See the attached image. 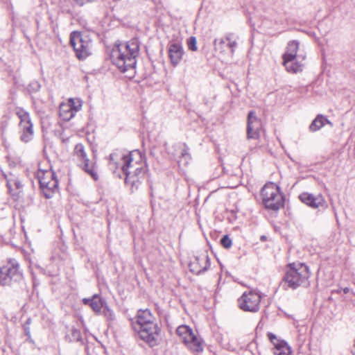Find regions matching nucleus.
<instances>
[{
  "label": "nucleus",
  "instance_id": "obj_28",
  "mask_svg": "<svg viewBox=\"0 0 355 355\" xmlns=\"http://www.w3.org/2000/svg\"><path fill=\"white\" fill-rule=\"evenodd\" d=\"M220 243L226 249L230 248L232 245V240L227 235L223 236L220 240Z\"/></svg>",
  "mask_w": 355,
  "mask_h": 355
},
{
  "label": "nucleus",
  "instance_id": "obj_15",
  "mask_svg": "<svg viewBox=\"0 0 355 355\" xmlns=\"http://www.w3.org/2000/svg\"><path fill=\"white\" fill-rule=\"evenodd\" d=\"M261 121L257 117L254 111H250L248 115L247 138L257 139L260 137Z\"/></svg>",
  "mask_w": 355,
  "mask_h": 355
},
{
  "label": "nucleus",
  "instance_id": "obj_12",
  "mask_svg": "<svg viewBox=\"0 0 355 355\" xmlns=\"http://www.w3.org/2000/svg\"><path fill=\"white\" fill-rule=\"evenodd\" d=\"M300 43L296 40L290 41L288 43L285 53L282 55L283 64L286 67L287 71H296L300 68V65H297L296 68H292L291 61L296 59H301L303 60L305 58L304 55H297Z\"/></svg>",
  "mask_w": 355,
  "mask_h": 355
},
{
  "label": "nucleus",
  "instance_id": "obj_27",
  "mask_svg": "<svg viewBox=\"0 0 355 355\" xmlns=\"http://www.w3.org/2000/svg\"><path fill=\"white\" fill-rule=\"evenodd\" d=\"M188 48L189 50L196 51L198 50L197 41L195 37H191L188 40Z\"/></svg>",
  "mask_w": 355,
  "mask_h": 355
},
{
  "label": "nucleus",
  "instance_id": "obj_11",
  "mask_svg": "<svg viewBox=\"0 0 355 355\" xmlns=\"http://www.w3.org/2000/svg\"><path fill=\"white\" fill-rule=\"evenodd\" d=\"M16 114L20 120L19 123L20 139L25 143L28 142L33 139L34 134L30 115L21 108L16 109Z\"/></svg>",
  "mask_w": 355,
  "mask_h": 355
},
{
  "label": "nucleus",
  "instance_id": "obj_21",
  "mask_svg": "<svg viewBox=\"0 0 355 355\" xmlns=\"http://www.w3.org/2000/svg\"><path fill=\"white\" fill-rule=\"evenodd\" d=\"M83 303L85 305L89 306L92 310L97 314L101 313V309L105 304L103 301L98 295H94L92 298H84Z\"/></svg>",
  "mask_w": 355,
  "mask_h": 355
},
{
  "label": "nucleus",
  "instance_id": "obj_1",
  "mask_svg": "<svg viewBox=\"0 0 355 355\" xmlns=\"http://www.w3.org/2000/svg\"><path fill=\"white\" fill-rule=\"evenodd\" d=\"M139 51V42L138 39L133 38L125 44L115 45L110 53V59L121 72H133Z\"/></svg>",
  "mask_w": 355,
  "mask_h": 355
},
{
  "label": "nucleus",
  "instance_id": "obj_31",
  "mask_svg": "<svg viewBox=\"0 0 355 355\" xmlns=\"http://www.w3.org/2000/svg\"><path fill=\"white\" fill-rule=\"evenodd\" d=\"M79 6H83L85 2L80 0H74ZM87 2H92L93 0H86Z\"/></svg>",
  "mask_w": 355,
  "mask_h": 355
},
{
  "label": "nucleus",
  "instance_id": "obj_5",
  "mask_svg": "<svg viewBox=\"0 0 355 355\" xmlns=\"http://www.w3.org/2000/svg\"><path fill=\"white\" fill-rule=\"evenodd\" d=\"M261 196L266 209L277 211L284 207L283 195L279 187L273 182H268L263 186Z\"/></svg>",
  "mask_w": 355,
  "mask_h": 355
},
{
  "label": "nucleus",
  "instance_id": "obj_8",
  "mask_svg": "<svg viewBox=\"0 0 355 355\" xmlns=\"http://www.w3.org/2000/svg\"><path fill=\"white\" fill-rule=\"evenodd\" d=\"M22 273L19 271V266L14 259H9L0 266V284L9 286L12 282H19L22 279Z\"/></svg>",
  "mask_w": 355,
  "mask_h": 355
},
{
  "label": "nucleus",
  "instance_id": "obj_32",
  "mask_svg": "<svg viewBox=\"0 0 355 355\" xmlns=\"http://www.w3.org/2000/svg\"><path fill=\"white\" fill-rule=\"evenodd\" d=\"M349 288H347V287H346V288H345L343 289V292H344V293H349Z\"/></svg>",
  "mask_w": 355,
  "mask_h": 355
},
{
  "label": "nucleus",
  "instance_id": "obj_3",
  "mask_svg": "<svg viewBox=\"0 0 355 355\" xmlns=\"http://www.w3.org/2000/svg\"><path fill=\"white\" fill-rule=\"evenodd\" d=\"M121 170L125 175V183L137 188L146 172V163L138 150H132L122 157Z\"/></svg>",
  "mask_w": 355,
  "mask_h": 355
},
{
  "label": "nucleus",
  "instance_id": "obj_18",
  "mask_svg": "<svg viewBox=\"0 0 355 355\" xmlns=\"http://www.w3.org/2000/svg\"><path fill=\"white\" fill-rule=\"evenodd\" d=\"M268 337L270 341L272 343L275 347V355H291V349L287 343L282 340H279L277 336L272 334L268 333Z\"/></svg>",
  "mask_w": 355,
  "mask_h": 355
},
{
  "label": "nucleus",
  "instance_id": "obj_23",
  "mask_svg": "<svg viewBox=\"0 0 355 355\" xmlns=\"http://www.w3.org/2000/svg\"><path fill=\"white\" fill-rule=\"evenodd\" d=\"M238 37L233 33H228L225 35V41L227 49H229L232 53H234L237 46Z\"/></svg>",
  "mask_w": 355,
  "mask_h": 355
},
{
  "label": "nucleus",
  "instance_id": "obj_17",
  "mask_svg": "<svg viewBox=\"0 0 355 355\" xmlns=\"http://www.w3.org/2000/svg\"><path fill=\"white\" fill-rule=\"evenodd\" d=\"M209 260L206 254H200L195 257L189 264L190 270L196 275L207 270L209 267Z\"/></svg>",
  "mask_w": 355,
  "mask_h": 355
},
{
  "label": "nucleus",
  "instance_id": "obj_20",
  "mask_svg": "<svg viewBox=\"0 0 355 355\" xmlns=\"http://www.w3.org/2000/svg\"><path fill=\"white\" fill-rule=\"evenodd\" d=\"M184 50L179 44H171L168 47V55L173 65H177L182 58Z\"/></svg>",
  "mask_w": 355,
  "mask_h": 355
},
{
  "label": "nucleus",
  "instance_id": "obj_26",
  "mask_svg": "<svg viewBox=\"0 0 355 355\" xmlns=\"http://www.w3.org/2000/svg\"><path fill=\"white\" fill-rule=\"evenodd\" d=\"M102 309H103V311H102L101 313L103 314V315L108 320H113L114 319V315L112 311L107 305L105 304Z\"/></svg>",
  "mask_w": 355,
  "mask_h": 355
},
{
  "label": "nucleus",
  "instance_id": "obj_10",
  "mask_svg": "<svg viewBox=\"0 0 355 355\" xmlns=\"http://www.w3.org/2000/svg\"><path fill=\"white\" fill-rule=\"evenodd\" d=\"M73 156L76 158L80 167L94 180H98L95 163L87 157L85 146L82 144H77L73 149Z\"/></svg>",
  "mask_w": 355,
  "mask_h": 355
},
{
  "label": "nucleus",
  "instance_id": "obj_7",
  "mask_svg": "<svg viewBox=\"0 0 355 355\" xmlns=\"http://www.w3.org/2000/svg\"><path fill=\"white\" fill-rule=\"evenodd\" d=\"M37 177L42 193L46 198H51L58 189V180L51 169L39 168Z\"/></svg>",
  "mask_w": 355,
  "mask_h": 355
},
{
  "label": "nucleus",
  "instance_id": "obj_33",
  "mask_svg": "<svg viewBox=\"0 0 355 355\" xmlns=\"http://www.w3.org/2000/svg\"><path fill=\"white\" fill-rule=\"evenodd\" d=\"M352 355H355V349H352Z\"/></svg>",
  "mask_w": 355,
  "mask_h": 355
},
{
  "label": "nucleus",
  "instance_id": "obj_30",
  "mask_svg": "<svg viewBox=\"0 0 355 355\" xmlns=\"http://www.w3.org/2000/svg\"><path fill=\"white\" fill-rule=\"evenodd\" d=\"M298 59H296L295 60H292L291 62V65L293 66L292 68L295 69L296 68L295 67H297V65H300V69L296 71H289L290 73H296L297 72H300V71H302V69H303V64L301 63L300 61H298L297 60Z\"/></svg>",
  "mask_w": 355,
  "mask_h": 355
},
{
  "label": "nucleus",
  "instance_id": "obj_19",
  "mask_svg": "<svg viewBox=\"0 0 355 355\" xmlns=\"http://www.w3.org/2000/svg\"><path fill=\"white\" fill-rule=\"evenodd\" d=\"M299 198L302 202L315 209L323 207L326 202L323 196L321 194L313 196L309 193H302L300 195Z\"/></svg>",
  "mask_w": 355,
  "mask_h": 355
},
{
  "label": "nucleus",
  "instance_id": "obj_6",
  "mask_svg": "<svg viewBox=\"0 0 355 355\" xmlns=\"http://www.w3.org/2000/svg\"><path fill=\"white\" fill-rule=\"evenodd\" d=\"M70 43L79 60H84L92 54V42L87 35L76 31L72 32L70 35Z\"/></svg>",
  "mask_w": 355,
  "mask_h": 355
},
{
  "label": "nucleus",
  "instance_id": "obj_4",
  "mask_svg": "<svg viewBox=\"0 0 355 355\" xmlns=\"http://www.w3.org/2000/svg\"><path fill=\"white\" fill-rule=\"evenodd\" d=\"M310 277L309 267L302 263H293L287 266L284 282L288 287L295 289L308 285Z\"/></svg>",
  "mask_w": 355,
  "mask_h": 355
},
{
  "label": "nucleus",
  "instance_id": "obj_16",
  "mask_svg": "<svg viewBox=\"0 0 355 355\" xmlns=\"http://www.w3.org/2000/svg\"><path fill=\"white\" fill-rule=\"evenodd\" d=\"M5 178L9 193L13 197H17L23 191L24 184L21 178L18 175L12 173L5 175Z\"/></svg>",
  "mask_w": 355,
  "mask_h": 355
},
{
  "label": "nucleus",
  "instance_id": "obj_24",
  "mask_svg": "<svg viewBox=\"0 0 355 355\" xmlns=\"http://www.w3.org/2000/svg\"><path fill=\"white\" fill-rule=\"evenodd\" d=\"M0 234L5 239L10 237V221L3 220L0 221Z\"/></svg>",
  "mask_w": 355,
  "mask_h": 355
},
{
  "label": "nucleus",
  "instance_id": "obj_29",
  "mask_svg": "<svg viewBox=\"0 0 355 355\" xmlns=\"http://www.w3.org/2000/svg\"><path fill=\"white\" fill-rule=\"evenodd\" d=\"M71 334H72V339H71L72 340H73V341H78V340H80L81 334H80V331H78L76 328H72L71 329Z\"/></svg>",
  "mask_w": 355,
  "mask_h": 355
},
{
  "label": "nucleus",
  "instance_id": "obj_25",
  "mask_svg": "<svg viewBox=\"0 0 355 355\" xmlns=\"http://www.w3.org/2000/svg\"><path fill=\"white\" fill-rule=\"evenodd\" d=\"M214 49L216 51L224 53L226 51L227 46L226 44L225 37L216 39L214 42Z\"/></svg>",
  "mask_w": 355,
  "mask_h": 355
},
{
  "label": "nucleus",
  "instance_id": "obj_9",
  "mask_svg": "<svg viewBox=\"0 0 355 355\" xmlns=\"http://www.w3.org/2000/svg\"><path fill=\"white\" fill-rule=\"evenodd\" d=\"M176 332L186 346L192 352L199 353L203 351V345L201 338L196 336L189 327L187 325L179 326Z\"/></svg>",
  "mask_w": 355,
  "mask_h": 355
},
{
  "label": "nucleus",
  "instance_id": "obj_2",
  "mask_svg": "<svg viewBox=\"0 0 355 355\" xmlns=\"http://www.w3.org/2000/svg\"><path fill=\"white\" fill-rule=\"evenodd\" d=\"M131 325L143 340L150 345L155 343L160 328L149 309H139L135 317L131 319Z\"/></svg>",
  "mask_w": 355,
  "mask_h": 355
},
{
  "label": "nucleus",
  "instance_id": "obj_22",
  "mask_svg": "<svg viewBox=\"0 0 355 355\" xmlns=\"http://www.w3.org/2000/svg\"><path fill=\"white\" fill-rule=\"evenodd\" d=\"M325 123L333 125L332 123L329 121L327 118H325L322 115H318L316 118L312 121L309 126V130L311 132H315L316 130H320L322 127H323Z\"/></svg>",
  "mask_w": 355,
  "mask_h": 355
},
{
  "label": "nucleus",
  "instance_id": "obj_13",
  "mask_svg": "<svg viewBox=\"0 0 355 355\" xmlns=\"http://www.w3.org/2000/svg\"><path fill=\"white\" fill-rule=\"evenodd\" d=\"M261 296L258 293L254 291L245 292L239 299V307L249 312H257L259 309Z\"/></svg>",
  "mask_w": 355,
  "mask_h": 355
},
{
  "label": "nucleus",
  "instance_id": "obj_14",
  "mask_svg": "<svg viewBox=\"0 0 355 355\" xmlns=\"http://www.w3.org/2000/svg\"><path fill=\"white\" fill-rule=\"evenodd\" d=\"M82 102L78 98H69L60 105V116L64 121H69L81 109Z\"/></svg>",
  "mask_w": 355,
  "mask_h": 355
}]
</instances>
